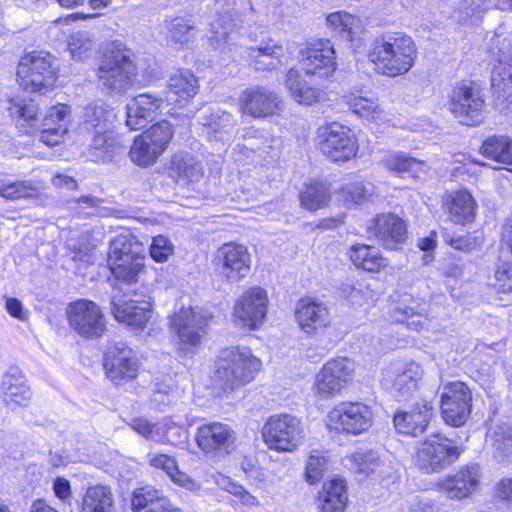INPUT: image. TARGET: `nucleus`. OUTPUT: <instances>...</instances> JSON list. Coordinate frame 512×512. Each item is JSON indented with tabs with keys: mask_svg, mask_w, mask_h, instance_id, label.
I'll list each match as a JSON object with an SVG mask.
<instances>
[{
	"mask_svg": "<svg viewBox=\"0 0 512 512\" xmlns=\"http://www.w3.org/2000/svg\"><path fill=\"white\" fill-rule=\"evenodd\" d=\"M385 166L390 171H394L398 174L407 173L409 176L418 180L424 179L430 170V166L425 161L417 160L405 154L389 156L385 160Z\"/></svg>",
	"mask_w": 512,
	"mask_h": 512,
	"instance_id": "obj_38",
	"label": "nucleus"
},
{
	"mask_svg": "<svg viewBox=\"0 0 512 512\" xmlns=\"http://www.w3.org/2000/svg\"><path fill=\"white\" fill-rule=\"evenodd\" d=\"M328 469V457L326 453L313 450L307 460L305 477L308 483L315 484L322 480Z\"/></svg>",
	"mask_w": 512,
	"mask_h": 512,
	"instance_id": "obj_52",
	"label": "nucleus"
},
{
	"mask_svg": "<svg viewBox=\"0 0 512 512\" xmlns=\"http://www.w3.org/2000/svg\"><path fill=\"white\" fill-rule=\"evenodd\" d=\"M268 297L264 289L254 287L246 291L234 306L236 325L256 329L267 314Z\"/></svg>",
	"mask_w": 512,
	"mask_h": 512,
	"instance_id": "obj_17",
	"label": "nucleus"
},
{
	"mask_svg": "<svg viewBox=\"0 0 512 512\" xmlns=\"http://www.w3.org/2000/svg\"><path fill=\"white\" fill-rule=\"evenodd\" d=\"M165 496L152 486H144L133 491L131 497V508L134 512L153 509Z\"/></svg>",
	"mask_w": 512,
	"mask_h": 512,
	"instance_id": "obj_51",
	"label": "nucleus"
},
{
	"mask_svg": "<svg viewBox=\"0 0 512 512\" xmlns=\"http://www.w3.org/2000/svg\"><path fill=\"white\" fill-rule=\"evenodd\" d=\"M480 466L476 463L459 468L440 483V489L450 499L461 500L469 497L479 484Z\"/></svg>",
	"mask_w": 512,
	"mask_h": 512,
	"instance_id": "obj_25",
	"label": "nucleus"
},
{
	"mask_svg": "<svg viewBox=\"0 0 512 512\" xmlns=\"http://www.w3.org/2000/svg\"><path fill=\"white\" fill-rule=\"evenodd\" d=\"M132 57V51L122 43L108 45L97 70L99 83L108 94H122L132 86L136 75Z\"/></svg>",
	"mask_w": 512,
	"mask_h": 512,
	"instance_id": "obj_3",
	"label": "nucleus"
},
{
	"mask_svg": "<svg viewBox=\"0 0 512 512\" xmlns=\"http://www.w3.org/2000/svg\"><path fill=\"white\" fill-rule=\"evenodd\" d=\"M198 90L196 76L189 70H179L170 76L164 96L167 103L183 106L198 93Z\"/></svg>",
	"mask_w": 512,
	"mask_h": 512,
	"instance_id": "obj_30",
	"label": "nucleus"
},
{
	"mask_svg": "<svg viewBox=\"0 0 512 512\" xmlns=\"http://www.w3.org/2000/svg\"><path fill=\"white\" fill-rule=\"evenodd\" d=\"M285 85L292 98L300 104L312 105L322 98V91L302 81L296 69L291 68L287 72Z\"/></svg>",
	"mask_w": 512,
	"mask_h": 512,
	"instance_id": "obj_40",
	"label": "nucleus"
},
{
	"mask_svg": "<svg viewBox=\"0 0 512 512\" xmlns=\"http://www.w3.org/2000/svg\"><path fill=\"white\" fill-rule=\"evenodd\" d=\"M433 417V406L428 401L417 402L408 411H398L393 417L396 430L417 437L423 434Z\"/></svg>",
	"mask_w": 512,
	"mask_h": 512,
	"instance_id": "obj_26",
	"label": "nucleus"
},
{
	"mask_svg": "<svg viewBox=\"0 0 512 512\" xmlns=\"http://www.w3.org/2000/svg\"><path fill=\"white\" fill-rule=\"evenodd\" d=\"M500 245L512 255V221L505 222L501 227Z\"/></svg>",
	"mask_w": 512,
	"mask_h": 512,
	"instance_id": "obj_64",
	"label": "nucleus"
},
{
	"mask_svg": "<svg viewBox=\"0 0 512 512\" xmlns=\"http://www.w3.org/2000/svg\"><path fill=\"white\" fill-rule=\"evenodd\" d=\"M0 196L9 200H34L39 198V188L30 181H16L0 186Z\"/></svg>",
	"mask_w": 512,
	"mask_h": 512,
	"instance_id": "obj_47",
	"label": "nucleus"
},
{
	"mask_svg": "<svg viewBox=\"0 0 512 512\" xmlns=\"http://www.w3.org/2000/svg\"><path fill=\"white\" fill-rule=\"evenodd\" d=\"M483 156L500 164L512 165V139L503 135L488 137L480 148Z\"/></svg>",
	"mask_w": 512,
	"mask_h": 512,
	"instance_id": "obj_42",
	"label": "nucleus"
},
{
	"mask_svg": "<svg viewBox=\"0 0 512 512\" xmlns=\"http://www.w3.org/2000/svg\"><path fill=\"white\" fill-rule=\"evenodd\" d=\"M103 365L107 378L116 386L123 385L138 375L139 361L135 352L122 341L108 345Z\"/></svg>",
	"mask_w": 512,
	"mask_h": 512,
	"instance_id": "obj_10",
	"label": "nucleus"
},
{
	"mask_svg": "<svg viewBox=\"0 0 512 512\" xmlns=\"http://www.w3.org/2000/svg\"><path fill=\"white\" fill-rule=\"evenodd\" d=\"M368 56L378 73L397 77L406 74L414 66L417 48L409 35L390 32L374 39Z\"/></svg>",
	"mask_w": 512,
	"mask_h": 512,
	"instance_id": "obj_2",
	"label": "nucleus"
},
{
	"mask_svg": "<svg viewBox=\"0 0 512 512\" xmlns=\"http://www.w3.org/2000/svg\"><path fill=\"white\" fill-rule=\"evenodd\" d=\"M279 97L274 91L253 86L245 89L239 98L241 111L254 118H265L273 115L279 108Z\"/></svg>",
	"mask_w": 512,
	"mask_h": 512,
	"instance_id": "obj_24",
	"label": "nucleus"
},
{
	"mask_svg": "<svg viewBox=\"0 0 512 512\" xmlns=\"http://www.w3.org/2000/svg\"><path fill=\"white\" fill-rule=\"evenodd\" d=\"M423 370L415 362L408 363L395 374L392 381L393 395L399 401L406 400L417 388L422 379Z\"/></svg>",
	"mask_w": 512,
	"mask_h": 512,
	"instance_id": "obj_36",
	"label": "nucleus"
},
{
	"mask_svg": "<svg viewBox=\"0 0 512 512\" xmlns=\"http://www.w3.org/2000/svg\"><path fill=\"white\" fill-rule=\"evenodd\" d=\"M321 512H343L348 501L346 484L342 479L325 482L319 492Z\"/></svg>",
	"mask_w": 512,
	"mask_h": 512,
	"instance_id": "obj_34",
	"label": "nucleus"
},
{
	"mask_svg": "<svg viewBox=\"0 0 512 512\" xmlns=\"http://www.w3.org/2000/svg\"><path fill=\"white\" fill-rule=\"evenodd\" d=\"M146 256L108 257V267L115 279L132 284L138 281L139 274L144 270Z\"/></svg>",
	"mask_w": 512,
	"mask_h": 512,
	"instance_id": "obj_35",
	"label": "nucleus"
},
{
	"mask_svg": "<svg viewBox=\"0 0 512 512\" xmlns=\"http://www.w3.org/2000/svg\"><path fill=\"white\" fill-rule=\"evenodd\" d=\"M366 233L386 249H396L405 242L407 228L405 222L395 214H379L367 224Z\"/></svg>",
	"mask_w": 512,
	"mask_h": 512,
	"instance_id": "obj_19",
	"label": "nucleus"
},
{
	"mask_svg": "<svg viewBox=\"0 0 512 512\" xmlns=\"http://www.w3.org/2000/svg\"><path fill=\"white\" fill-rule=\"evenodd\" d=\"M346 104L354 114L365 119H377L383 113L377 97L374 96L350 94L346 96Z\"/></svg>",
	"mask_w": 512,
	"mask_h": 512,
	"instance_id": "obj_45",
	"label": "nucleus"
},
{
	"mask_svg": "<svg viewBox=\"0 0 512 512\" xmlns=\"http://www.w3.org/2000/svg\"><path fill=\"white\" fill-rule=\"evenodd\" d=\"M374 185L369 181L356 180L346 183L342 191L346 201L360 203L366 201L374 193Z\"/></svg>",
	"mask_w": 512,
	"mask_h": 512,
	"instance_id": "obj_54",
	"label": "nucleus"
},
{
	"mask_svg": "<svg viewBox=\"0 0 512 512\" xmlns=\"http://www.w3.org/2000/svg\"><path fill=\"white\" fill-rule=\"evenodd\" d=\"M349 461L350 469L357 475L369 476L383 472L384 463L373 450L358 451L349 458Z\"/></svg>",
	"mask_w": 512,
	"mask_h": 512,
	"instance_id": "obj_44",
	"label": "nucleus"
},
{
	"mask_svg": "<svg viewBox=\"0 0 512 512\" xmlns=\"http://www.w3.org/2000/svg\"><path fill=\"white\" fill-rule=\"evenodd\" d=\"M217 266L222 277L231 282L240 281L250 271L251 256L246 246L229 242L216 254Z\"/></svg>",
	"mask_w": 512,
	"mask_h": 512,
	"instance_id": "obj_20",
	"label": "nucleus"
},
{
	"mask_svg": "<svg viewBox=\"0 0 512 512\" xmlns=\"http://www.w3.org/2000/svg\"><path fill=\"white\" fill-rule=\"evenodd\" d=\"M349 257L357 268L368 272H379L387 266L386 259L378 249L365 244H354L349 251Z\"/></svg>",
	"mask_w": 512,
	"mask_h": 512,
	"instance_id": "obj_37",
	"label": "nucleus"
},
{
	"mask_svg": "<svg viewBox=\"0 0 512 512\" xmlns=\"http://www.w3.org/2000/svg\"><path fill=\"white\" fill-rule=\"evenodd\" d=\"M320 150L333 161H346L356 155L358 145L347 127L333 122L318 129Z\"/></svg>",
	"mask_w": 512,
	"mask_h": 512,
	"instance_id": "obj_11",
	"label": "nucleus"
},
{
	"mask_svg": "<svg viewBox=\"0 0 512 512\" xmlns=\"http://www.w3.org/2000/svg\"><path fill=\"white\" fill-rule=\"evenodd\" d=\"M208 318L193 308H182L174 313L171 328L178 337L179 349L184 353L192 351L206 334Z\"/></svg>",
	"mask_w": 512,
	"mask_h": 512,
	"instance_id": "obj_12",
	"label": "nucleus"
},
{
	"mask_svg": "<svg viewBox=\"0 0 512 512\" xmlns=\"http://www.w3.org/2000/svg\"><path fill=\"white\" fill-rule=\"evenodd\" d=\"M146 256L144 244L138 236L131 232L121 233L115 236L109 244L108 257H136Z\"/></svg>",
	"mask_w": 512,
	"mask_h": 512,
	"instance_id": "obj_41",
	"label": "nucleus"
},
{
	"mask_svg": "<svg viewBox=\"0 0 512 512\" xmlns=\"http://www.w3.org/2000/svg\"><path fill=\"white\" fill-rule=\"evenodd\" d=\"M174 134L172 125L168 121H160L151 126L140 136L147 142L155 146L162 153L167 148Z\"/></svg>",
	"mask_w": 512,
	"mask_h": 512,
	"instance_id": "obj_50",
	"label": "nucleus"
},
{
	"mask_svg": "<svg viewBox=\"0 0 512 512\" xmlns=\"http://www.w3.org/2000/svg\"><path fill=\"white\" fill-rule=\"evenodd\" d=\"M352 371V363L347 358L328 361L316 375L317 393L324 398L336 395L347 385Z\"/></svg>",
	"mask_w": 512,
	"mask_h": 512,
	"instance_id": "obj_21",
	"label": "nucleus"
},
{
	"mask_svg": "<svg viewBox=\"0 0 512 512\" xmlns=\"http://www.w3.org/2000/svg\"><path fill=\"white\" fill-rule=\"evenodd\" d=\"M330 192L328 188L319 182H314L305 187L300 193V202L303 208L316 211L328 203Z\"/></svg>",
	"mask_w": 512,
	"mask_h": 512,
	"instance_id": "obj_46",
	"label": "nucleus"
},
{
	"mask_svg": "<svg viewBox=\"0 0 512 512\" xmlns=\"http://www.w3.org/2000/svg\"><path fill=\"white\" fill-rule=\"evenodd\" d=\"M151 298L141 299L137 293L133 295H114L111 300V312L114 318L127 326L143 329L151 318Z\"/></svg>",
	"mask_w": 512,
	"mask_h": 512,
	"instance_id": "obj_15",
	"label": "nucleus"
},
{
	"mask_svg": "<svg viewBox=\"0 0 512 512\" xmlns=\"http://www.w3.org/2000/svg\"><path fill=\"white\" fill-rule=\"evenodd\" d=\"M485 100L472 82L457 83L449 95V109L462 124L476 126L483 121Z\"/></svg>",
	"mask_w": 512,
	"mask_h": 512,
	"instance_id": "obj_8",
	"label": "nucleus"
},
{
	"mask_svg": "<svg viewBox=\"0 0 512 512\" xmlns=\"http://www.w3.org/2000/svg\"><path fill=\"white\" fill-rule=\"evenodd\" d=\"M69 117V108L64 104L52 107L50 113L42 121V130L40 141L48 146L58 144L63 136L68 132L67 118Z\"/></svg>",
	"mask_w": 512,
	"mask_h": 512,
	"instance_id": "obj_32",
	"label": "nucleus"
},
{
	"mask_svg": "<svg viewBox=\"0 0 512 512\" xmlns=\"http://www.w3.org/2000/svg\"><path fill=\"white\" fill-rule=\"evenodd\" d=\"M114 497L104 485L89 487L83 497L81 512H113Z\"/></svg>",
	"mask_w": 512,
	"mask_h": 512,
	"instance_id": "obj_39",
	"label": "nucleus"
},
{
	"mask_svg": "<svg viewBox=\"0 0 512 512\" xmlns=\"http://www.w3.org/2000/svg\"><path fill=\"white\" fill-rule=\"evenodd\" d=\"M491 50L497 58L491 72V87L498 99L508 101L507 109L512 113V37L495 36Z\"/></svg>",
	"mask_w": 512,
	"mask_h": 512,
	"instance_id": "obj_9",
	"label": "nucleus"
},
{
	"mask_svg": "<svg viewBox=\"0 0 512 512\" xmlns=\"http://www.w3.org/2000/svg\"><path fill=\"white\" fill-rule=\"evenodd\" d=\"M174 252V245L163 235L153 237L149 247L151 258L158 263L166 262Z\"/></svg>",
	"mask_w": 512,
	"mask_h": 512,
	"instance_id": "obj_58",
	"label": "nucleus"
},
{
	"mask_svg": "<svg viewBox=\"0 0 512 512\" xmlns=\"http://www.w3.org/2000/svg\"><path fill=\"white\" fill-rule=\"evenodd\" d=\"M295 317L300 327L310 333L324 328L330 323V313L324 302L314 298H304L298 301Z\"/></svg>",
	"mask_w": 512,
	"mask_h": 512,
	"instance_id": "obj_28",
	"label": "nucleus"
},
{
	"mask_svg": "<svg viewBox=\"0 0 512 512\" xmlns=\"http://www.w3.org/2000/svg\"><path fill=\"white\" fill-rule=\"evenodd\" d=\"M461 452L452 440L437 435L419 443L414 461L423 473H438L457 461Z\"/></svg>",
	"mask_w": 512,
	"mask_h": 512,
	"instance_id": "obj_7",
	"label": "nucleus"
},
{
	"mask_svg": "<svg viewBox=\"0 0 512 512\" xmlns=\"http://www.w3.org/2000/svg\"><path fill=\"white\" fill-rule=\"evenodd\" d=\"M283 55L282 45L272 38L244 47L241 51V58L257 71L274 69L281 62Z\"/></svg>",
	"mask_w": 512,
	"mask_h": 512,
	"instance_id": "obj_27",
	"label": "nucleus"
},
{
	"mask_svg": "<svg viewBox=\"0 0 512 512\" xmlns=\"http://www.w3.org/2000/svg\"><path fill=\"white\" fill-rule=\"evenodd\" d=\"M165 96L144 92L133 97L126 105V125L130 130H140L154 120L165 102Z\"/></svg>",
	"mask_w": 512,
	"mask_h": 512,
	"instance_id": "obj_23",
	"label": "nucleus"
},
{
	"mask_svg": "<svg viewBox=\"0 0 512 512\" xmlns=\"http://www.w3.org/2000/svg\"><path fill=\"white\" fill-rule=\"evenodd\" d=\"M69 51L74 59L82 60L91 52L93 43L86 31H78L68 41Z\"/></svg>",
	"mask_w": 512,
	"mask_h": 512,
	"instance_id": "obj_56",
	"label": "nucleus"
},
{
	"mask_svg": "<svg viewBox=\"0 0 512 512\" xmlns=\"http://www.w3.org/2000/svg\"><path fill=\"white\" fill-rule=\"evenodd\" d=\"M328 417L336 430L352 434H360L372 424V412L361 402H341L329 412Z\"/></svg>",
	"mask_w": 512,
	"mask_h": 512,
	"instance_id": "obj_16",
	"label": "nucleus"
},
{
	"mask_svg": "<svg viewBox=\"0 0 512 512\" xmlns=\"http://www.w3.org/2000/svg\"><path fill=\"white\" fill-rule=\"evenodd\" d=\"M490 442L493 455L499 462L512 460V426L498 425L490 436Z\"/></svg>",
	"mask_w": 512,
	"mask_h": 512,
	"instance_id": "obj_43",
	"label": "nucleus"
},
{
	"mask_svg": "<svg viewBox=\"0 0 512 512\" xmlns=\"http://www.w3.org/2000/svg\"><path fill=\"white\" fill-rule=\"evenodd\" d=\"M154 148L155 146L147 142L141 136H137L129 151L130 159L138 166H149L162 154L161 151Z\"/></svg>",
	"mask_w": 512,
	"mask_h": 512,
	"instance_id": "obj_49",
	"label": "nucleus"
},
{
	"mask_svg": "<svg viewBox=\"0 0 512 512\" xmlns=\"http://www.w3.org/2000/svg\"><path fill=\"white\" fill-rule=\"evenodd\" d=\"M235 439L234 430L221 422L203 424L196 433L197 445L206 454H228Z\"/></svg>",
	"mask_w": 512,
	"mask_h": 512,
	"instance_id": "obj_22",
	"label": "nucleus"
},
{
	"mask_svg": "<svg viewBox=\"0 0 512 512\" xmlns=\"http://www.w3.org/2000/svg\"><path fill=\"white\" fill-rule=\"evenodd\" d=\"M261 367V361L247 349L225 348L215 364V377L224 390H233L251 382Z\"/></svg>",
	"mask_w": 512,
	"mask_h": 512,
	"instance_id": "obj_4",
	"label": "nucleus"
},
{
	"mask_svg": "<svg viewBox=\"0 0 512 512\" xmlns=\"http://www.w3.org/2000/svg\"><path fill=\"white\" fill-rule=\"evenodd\" d=\"M115 119L113 109L102 100L87 104L79 121V132L90 137V152L95 161L111 160L124 146L114 133Z\"/></svg>",
	"mask_w": 512,
	"mask_h": 512,
	"instance_id": "obj_1",
	"label": "nucleus"
},
{
	"mask_svg": "<svg viewBox=\"0 0 512 512\" xmlns=\"http://www.w3.org/2000/svg\"><path fill=\"white\" fill-rule=\"evenodd\" d=\"M300 62L307 75L328 78L336 70L335 50L329 40H319L300 52Z\"/></svg>",
	"mask_w": 512,
	"mask_h": 512,
	"instance_id": "obj_18",
	"label": "nucleus"
},
{
	"mask_svg": "<svg viewBox=\"0 0 512 512\" xmlns=\"http://www.w3.org/2000/svg\"><path fill=\"white\" fill-rule=\"evenodd\" d=\"M193 26L183 17H176L168 24V32L175 43L185 44L192 38Z\"/></svg>",
	"mask_w": 512,
	"mask_h": 512,
	"instance_id": "obj_57",
	"label": "nucleus"
},
{
	"mask_svg": "<svg viewBox=\"0 0 512 512\" xmlns=\"http://www.w3.org/2000/svg\"><path fill=\"white\" fill-rule=\"evenodd\" d=\"M147 461L151 467L165 471L172 481L179 485L184 486L190 482L187 475L178 470L176 460L169 455L149 453Z\"/></svg>",
	"mask_w": 512,
	"mask_h": 512,
	"instance_id": "obj_48",
	"label": "nucleus"
},
{
	"mask_svg": "<svg viewBox=\"0 0 512 512\" xmlns=\"http://www.w3.org/2000/svg\"><path fill=\"white\" fill-rule=\"evenodd\" d=\"M1 390L3 401L11 410L26 406L32 397V392L26 384L25 377L17 369H11L3 376Z\"/></svg>",
	"mask_w": 512,
	"mask_h": 512,
	"instance_id": "obj_31",
	"label": "nucleus"
},
{
	"mask_svg": "<svg viewBox=\"0 0 512 512\" xmlns=\"http://www.w3.org/2000/svg\"><path fill=\"white\" fill-rule=\"evenodd\" d=\"M174 398L175 396L171 389L166 390L162 388L153 391L151 396V400L159 406L170 405L173 402Z\"/></svg>",
	"mask_w": 512,
	"mask_h": 512,
	"instance_id": "obj_63",
	"label": "nucleus"
},
{
	"mask_svg": "<svg viewBox=\"0 0 512 512\" xmlns=\"http://www.w3.org/2000/svg\"><path fill=\"white\" fill-rule=\"evenodd\" d=\"M472 393L461 381L449 382L443 386L441 413L444 421L451 426H461L471 413Z\"/></svg>",
	"mask_w": 512,
	"mask_h": 512,
	"instance_id": "obj_13",
	"label": "nucleus"
},
{
	"mask_svg": "<svg viewBox=\"0 0 512 512\" xmlns=\"http://www.w3.org/2000/svg\"><path fill=\"white\" fill-rule=\"evenodd\" d=\"M495 279L497 282H512V262L499 259L495 270Z\"/></svg>",
	"mask_w": 512,
	"mask_h": 512,
	"instance_id": "obj_61",
	"label": "nucleus"
},
{
	"mask_svg": "<svg viewBox=\"0 0 512 512\" xmlns=\"http://www.w3.org/2000/svg\"><path fill=\"white\" fill-rule=\"evenodd\" d=\"M264 442L270 449L281 452L296 450L304 439L303 425L296 416L276 414L270 416L262 428Z\"/></svg>",
	"mask_w": 512,
	"mask_h": 512,
	"instance_id": "obj_6",
	"label": "nucleus"
},
{
	"mask_svg": "<svg viewBox=\"0 0 512 512\" xmlns=\"http://www.w3.org/2000/svg\"><path fill=\"white\" fill-rule=\"evenodd\" d=\"M327 24L347 41L353 40V26L358 21L356 17L346 12H334L327 16Z\"/></svg>",
	"mask_w": 512,
	"mask_h": 512,
	"instance_id": "obj_53",
	"label": "nucleus"
},
{
	"mask_svg": "<svg viewBox=\"0 0 512 512\" xmlns=\"http://www.w3.org/2000/svg\"><path fill=\"white\" fill-rule=\"evenodd\" d=\"M129 425L134 431L146 439L158 441L162 436L160 433V426L155 423H151L146 419H133Z\"/></svg>",
	"mask_w": 512,
	"mask_h": 512,
	"instance_id": "obj_59",
	"label": "nucleus"
},
{
	"mask_svg": "<svg viewBox=\"0 0 512 512\" xmlns=\"http://www.w3.org/2000/svg\"><path fill=\"white\" fill-rule=\"evenodd\" d=\"M12 110V113L17 114L20 118H23L28 122L30 126L35 125L38 117V106L34 100H22L21 102L15 104Z\"/></svg>",
	"mask_w": 512,
	"mask_h": 512,
	"instance_id": "obj_60",
	"label": "nucleus"
},
{
	"mask_svg": "<svg viewBox=\"0 0 512 512\" xmlns=\"http://www.w3.org/2000/svg\"><path fill=\"white\" fill-rule=\"evenodd\" d=\"M53 490L55 495L63 501H66L71 495L70 483L67 479L62 477H57L55 479L53 483Z\"/></svg>",
	"mask_w": 512,
	"mask_h": 512,
	"instance_id": "obj_62",
	"label": "nucleus"
},
{
	"mask_svg": "<svg viewBox=\"0 0 512 512\" xmlns=\"http://www.w3.org/2000/svg\"><path fill=\"white\" fill-rule=\"evenodd\" d=\"M394 321L406 323L414 331L423 330L428 322L427 306L424 302L410 295H405L391 312Z\"/></svg>",
	"mask_w": 512,
	"mask_h": 512,
	"instance_id": "obj_29",
	"label": "nucleus"
},
{
	"mask_svg": "<svg viewBox=\"0 0 512 512\" xmlns=\"http://www.w3.org/2000/svg\"><path fill=\"white\" fill-rule=\"evenodd\" d=\"M173 166L180 177L191 182L197 181L202 175L200 163L188 154L176 157L173 160Z\"/></svg>",
	"mask_w": 512,
	"mask_h": 512,
	"instance_id": "obj_55",
	"label": "nucleus"
},
{
	"mask_svg": "<svg viewBox=\"0 0 512 512\" xmlns=\"http://www.w3.org/2000/svg\"><path fill=\"white\" fill-rule=\"evenodd\" d=\"M444 206L455 224L470 223L475 218L476 202L466 190L449 194L445 198Z\"/></svg>",
	"mask_w": 512,
	"mask_h": 512,
	"instance_id": "obj_33",
	"label": "nucleus"
},
{
	"mask_svg": "<svg viewBox=\"0 0 512 512\" xmlns=\"http://www.w3.org/2000/svg\"><path fill=\"white\" fill-rule=\"evenodd\" d=\"M71 328L85 338H98L106 329L105 319L99 306L86 299L71 303L67 308Z\"/></svg>",
	"mask_w": 512,
	"mask_h": 512,
	"instance_id": "obj_14",
	"label": "nucleus"
},
{
	"mask_svg": "<svg viewBox=\"0 0 512 512\" xmlns=\"http://www.w3.org/2000/svg\"><path fill=\"white\" fill-rule=\"evenodd\" d=\"M57 64L46 51H32L23 56L17 67V81L29 92L45 93L56 82Z\"/></svg>",
	"mask_w": 512,
	"mask_h": 512,
	"instance_id": "obj_5",
	"label": "nucleus"
}]
</instances>
